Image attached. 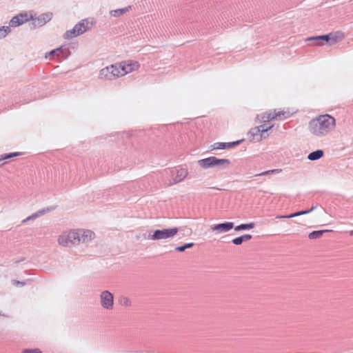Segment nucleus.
Wrapping results in <instances>:
<instances>
[{
	"label": "nucleus",
	"mask_w": 353,
	"mask_h": 353,
	"mask_svg": "<svg viewBox=\"0 0 353 353\" xmlns=\"http://www.w3.org/2000/svg\"><path fill=\"white\" fill-rule=\"evenodd\" d=\"M336 126V119L329 114H323L314 117L308 122L307 130L312 137L322 138L332 132Z\"/></svg>",
	"instance_id": "obj_1"
},
{
	"label": "nucleus",
	"mask_w": 353,
	"mask_h": 353,
	"mask_svg": "<svg viewBox=\"0 0 353 353\" xmlns=\"http://www.w3.org/2000/svg\"><path fill=\"white\" fill-rule=\"evenodd\" d=\"M96 23L97 21L93 17L83 19L76 23L72 29L65 31L63 37L65 40H71L91 30Z\"/></svg>",
	"instance_id": "obj_2"
},
{
	"label": "nucleus",
	"mask_w": 353,
	"mask_h": 353,
	"mask_svg": "<svg viewBox=\"0 0 353 353\" xmlns=\"http://www.w3.org/2000/svg\"><path fill=\"white\" fill-rule=\"evenodd\" d=\"M197 163L202 170H208L214 168L226 169L230 167L231 162L228 159H218L214 156H211L199 159Z\"/></svg>",
	"instance_id": "obj_3"
},
{
	"label": "nucleus",
	"mask_w": 353,
	"mask_h": 353,
	"mask_svg": "<svg viewBox=\"0 0 353 353\" xmlns=\"http://www.w3.org/2000/svg\"><path fill=\"white\" fill-rule=\"evenodd\" d=\"M77 230L68 228L62 230L57 238L58 245L63 248H68L77 245Z\"/></svg>",
	"instance_id": "obj_4"
},
{
	"label": "nucleus",
	"mask_w": 353,
	"mask_h": 353,
	"mask_svg": "<svg viewBox=\"0 0 353 353\" xmlns=\"http://www.w3.org/2000/svg\"><path fill=\"white\" fill-rule=\"evenodd\" d=\"M190 172L188 168L184 167H178L169 171V176L166 181L168 187L175 185L184 181L188 178Z\"/></svg>",
	"instance_id": "obj_5"
},
{
	"label": "nucleus",
	"mask_w": 353,
	"mask_h": 353,
	"mask_svg": "<svg viewBox=\"0 0 353 353\" xmlns=\"http://www.w3.org/2000/svg\"><path fill=\"white\" fill-rule=\"evenodd\" d=\"M77 230V245L82 244L88 247L89 244L95 241L97 234L91 229L84 228H76Z\"/></svg>",
	"instance_id": "obj_6"
},
{
	"label": "nucleus",
	"mask_w": 353,
	"mask_h": 353,
	"mask_svg": "<svg viewBox=\"0 0 353 353\" xmlns=\"http://www.w3.org/2000/svg\"><path fill=\"white\" fill-rule=\"evenodd\" d=\"M101 307L106 311H112L114 307V294L109 290H102L99 296Z\"/></svg>",
	"instance_id": "obj_7"
},
{
	"label": "nucleus",
	"mask_w": 353,
	"mask_h": 353,
	"mask_svg": "<svg viewBox=\"0 0 353 353\" xmlns=\"http://www.w3.org/2000/svg\"><path fill=\"white\" fill-rule=\"evenodd\" d=\"M178 232L179 229L176 227L156 230L152 234H151L150 239L153 241L172 239L178 233Z\"/></svg>",
	"instance_id": "obj_8"
},
{
	"label": "nucleus",
	"mask_w": 353,
	"mask_h": 353,
	"mask_svg": "<svg viewBox=\"0 0 353 353\" xmlns=\"http://www.w3.org/2000/svg\"><path fill=\"white\" fill-rule=\"evenodd\" d=\"M122 77L130 73L139 71L141 65L139 61L132 59H128L119 62Z\"/></svg>",
	"instance_id": "obj_9"
},
{
	"label": "nucleus",
	"mask_w": 353,
	"mask_h": 353,
	"mask_svg": "<svg viewBox=\"0 0 353 353\" xmlns=\"http://www.w3.org/2000/svg\"><path fill=\"white\" fill-rule=\"evenodd\" d=\"M33 19V12H21L13 17L9 21L11 28L19 27Z\"/></svg>",
	"instance_id": "obj_10"
},
{
	"label": "nucleus",
	"mask_w": 353,
	"mask_h": 353,
	"mask_svg": "<svg viewBox=\"0 0 353 353\" xmlns=\"http://www.w3.org/2000/svg\"><path fill=\"white\" fill-rule=\"evenodd\" d=\"M52 12H46L36 17L33 12V19H30L32 21L30 26L32 28L42 27L52 19Z\"/></svg>",
	"instance_id": "obj_11"
},
{
	"label": "nucleus",
	"mask_w": 353,
	"mask_h": 353,
	"mask_svg": "<svg viewBox=\"0 0 353 353\" xmlns=\"http://www.w3.org/2000/svg\"><path fill=\"white\" fill-rule=\"evenodd\" d=\"M70 55V51L68 48L61 46L48 52L45 57L47 59L51 56H55L57 58L65 59Z\"/></svg>",
	"instance_id": "obj_12"
},
{
	"label": "nucleus",
	"mask_w": 353,
	"mask_h": 353,
	"mask_svg": "<svg viewBox=\"0 0 353 353\" xmlns=\"http://www.w3.org/2000/svg\"><path fill=\"white\" fill-rule=\"evenodd\" d=\"M274 120L275 119L273 110H269L257 114L255 118V121L258 123H270V122Z\"/></svg>",
	"instance_id": "obj_13"
},
{
	"label": "nucleus",
	"mask_w": 353,
	"mask_h": 353,
	"mask_svg": "<svg viewBox=\"0 0 353 353\" xmlns=\"http://www.w3.org/2000/svg\"><path fill=\"white\" fill-rule=\"evenodd\" d=\"M234 228V223L232 222H225L222 223L215 224L211 226L210 229L212 232L216 234H221L222 233L228 232Z\"/></svg>",
	"instance_id": "obj_14"
},
{
	"label": "nucleus",
	"mask_w": 353,
	"mask_h": 353,
	"mask_svg": "<svg viewBox=\"0 0 353 353\" xmlns=\"http://www.w3.org/2000/svg\"><path fill=\"white\" fill-rule=\"evenodd\" d=\"M131 10L132 6H128L124 8L111 10L109 11L108 14L111 18L119 19L127 14L128 12L131 11Z\"/></svg>",
	"instance_id": "obj_15"
},
{
	"label": "nucleus",
	"mask_w": 353,
	"mask_h": 353,
	"mask_svg": "<svg viewBox=\"0 0 353 353\" xmlns=\"http://www.w3.org/2000/svg\"><path fill=\"white\" fill-rule=\"evenodd\" d=\"M112 72V68L110 65L101 69L99 72L98 76L101 80L112 81L115 79Z\"/></svg>",
	"instance_id": "obj_16"
},
{
	"label": "nucleus",
	"mask_w": 353,
	"mask_h": 353,
	"mask_svg": "<svg viewBox=\"0 0 353 353\" xmlns=\"http://www.w3.org/2000/svg\"><path fill=\"white\" fill-rule=\"evenodd\" d=\"M243 141V140H239L233 142H228V143H223V142H217L214 143L212 148L213 150H226L230 149L234 146H236L241 143Z\"/></svg>",
	"instance_id": "obj_17"
},
{
	"label": "nucleus",
	"mask_w": 353,
	"mask_h": 353,
	"mask_svg": "<svg viewBox=\"0 0 353 353\" xmlns=\"http://www.w3.org/2000/svg\"><path fill=\"white\" fill-rule=\"evenodd\" d=\"M248 139L251 142L258 143L262 141L261 136L259 134V130L254 127L248 132Z\"/></svg>",
	"instance_id": "obj_18"
},
{
	"label": "nucleus",
	"mask_w": 353,
	"mask_h": 353,
	"mask_svg": "<svg viewBox=\"0 0 353 353\" xmlns=\"http://www.w3.org/2000/svg\"><path fill=\"white\" fill-rule=\"evenodd\" d=\"M330 45H334L340 41H341L344 37L345 35L341 32H335L330 33Z\"/></svg>",
	"instance_id": "obj_19"
},
{
	"label": "nucleus",
	"mask_w": 353,
	"mask_h": 353,
	"mask_svg": "<svg viewBox=\"0 0 353 353\" xmlns=\"http://www.w3.org/2000/svg\"><path fill=\"white\" fill-rule=\"evenodd\" d=\"M275 120H283L289 118L291 114L289 111L282 110H273Z\"/></svg>",
	"instance_id": "obj_20"
},
{
	"label": "nucleus",
	"mask_w": 353,
	"mask_h": 353,
	"mask_svg": "<svg viewBox=\"0 0 353 353\" xmlns=\"http://www.w3.org/2000/svg\"><path fill=\"white\" fill-rule=\"evenodd\" d=\"M315 208H316V206H314V207H312V208H310L308 210L299 211V212H295V213H293V214H290L289 215H278V216H276V218L279 219H290V218L296 217V216H301V215L308 214V213L312 212Z\"/></svg>",
	"instance_id": "obj_21"
},
{
	"label": "nucleus",
	"mask_w": 353,
	"mask_h": 353,
	"mask_svg": "<svg viewBox=\"0 0 353 353\" xmlns=\"http://www.w3.org/2000/svg\"><path fill=\"white\" fill-rule=\"evenodd\" d=\"M324 155L323 150H317L310 152L307 156V159L310 161H316L322 158Z\"/></svg>",
	"instance_id": "obj_22"
},
{
	"label": "nucleus",
	"mask_w": 353,
	"mask_h": 353,
	"mask_svg": "<svg viewBox=\"0 0 353 353\" xmlns=\"http://www.w3.org/2000/svg\"><path fill=\"white\" fill-rule=\"evenodd\" d=\"M255 227V223L253 222H250L248 223H243L239 225L234 228L235 231L240 232L242 230H252Z\"/></svg>",
	"instance_id": "obj_23"
},
{
	"label": "nucleus",
	"mask_w": 353,
	"mask_h": 353,
	"mask_svg": "<svg viewBox=\"0 0 353 353\" xmlns=\"http://www.w3.org/2000/svg\"><path fill=\"white\" fill-rule=\"evenodd\" d=\"M110 66L112 68V70L113 72L112 73L114 74L115 79L122 77V74L121 72V68H120L119 63H116L114 64H111Z\"/></svg>",
	"instance_id": "obj_24"
},
{
	"label": "nucleus",
	"mask_w": 353,
	"mask_h": 353,
	"mask_svg": "<svg viewBox=\"0 0 353 353\" xmlns=\"http://www.w3.org/2000/svg\"><path fill=\"white\" fill-rule=\"evenodd\" d=\"M330 230H316L310 232L308 235L310 239H316L321 238L325 232H330Z\"/></svg>",
	"instance_id": "obj_25"
},
{
	"label": "nucleus",
	"mask_w": 353,
	"mask_h": 353,
	"mask_svg": "<svg viewBox=\"0 0 353 353\" xmlns=\"http://www.w3.org/2000/svg\"><path fill=\"white\" fill-rule=\"evenodd\" d=\"M307 40H319V41H322L323 42V45L325 44V43H327V42L330 43V34H326V35H321V36L308 37V38H307Z\"/></svg>",
	"instance_id": "obj_26"
},
{
	"label": "nucleus",
	"mask_w": 353,
	"mask_h": 353,
	"mask_svg": "<svg viewBox=\"0 0 353 353\" xmlns=\"http://www.w3.org/2000/svg\"><path fill=\"white\" fill-rule=\"evenodd\" d=\"M11 26H1L0 27V39L5 38L11 32Z\"/></svg>",
	"instance_id": "obj_27"
},
{
	"label": "nucleus",
	"mask_w": 353,
	"mask_h": 353,
	"mask_svg": "<svg viewBox=\"0 0 353 353\" xmlns=\"http://www.w3.org/2000/svg\"><path fill=\"white\" fill-rule=\"evenodd\" d=\"M259 126L261 129L264 130L265 133L268 134V132L274 128V124L263 123H260Z\"/></svg>",
	"instance_id": "obj_28"
},
{
	"label": "nucleus",
	"mask_w": 353,
	"mask_h": 353,
	"mask_svg": "<svg viewBox=\"0 0 353 353\" xmlns=\"http://www.w3.org/2000/svg\"><path fill=\"white\" fill-rule=\"evenodd\" d=\"M259 126L261 129L264 130L265 133L268 134V132L274 128V124L263 123H260Z\"/></svg>",
	"instance_id": "obj_29"
},
{
	"label": "nucleus",
	"mask_w": 353,
	"mask_h": 353,
	"mask_svg": "<svg viewBox=\"0 0 353 353\" xmlns=\"http://www.w3.org/2000/svg\"><path fill=\"white\" fill-rule=\"evenodd\" d=\"M17 156H19L18 152H12V153H9V154H2L0 156V161L8 159L12 157H17Z\"/></svg>",
	"instance_id": "obj_30"
},
{
	"label": "nucleus",
	"mask_w": 353,
	"mask_h": 353,
	"mask_svg": "<svg viewBox=\"0 0 353 353\" xmlns=\"http://www.w3.org/2000/svg\"><path fill=\"white\" fill-rule=\"evenodd\" d=\"M256 128L259 130V134L260 136H261L262 141L263 139H267L269 137V134L265 133L264 130L261 129L259 125L256 126Z\"/></svg>",
	"instance_id": "obj_31"
},
{
	"label": "nucleus",
	"mask_w": 353,
	"mask_h": 353,
	"mask_svg": "<svg viewBox=\"0 0 353 353\" xmlns=\"http://www.w3.org/2000/svg\"><path fill=\"white\" fill-rule=\"evenodd\" d=\"M22 353H42L39 348L34 349H25L22 351Z\"/></svg>",
	"instance_id": "obj_32"
},
{
	"label": "nucleus",
	"mask_w": 353,
	"mask_h": 353,
	"mask_svg": "<svg viewBox=\"0 0 353 353\" xmlns=\"http://www.w3.org/2000/svg\"><path fill=\"white\" fill-rule=\"evenodd\" d=\"M277 171H278L277 170H267V171H264L261 173H259V174H256L255 176H265V175H268L272 173L276 172Z\"/></svg>",
	"instance_id": "obj_33"
},
{
	"label": "nucleus",
	"mask_w": 353,
	"mask_h": 353,
	"mask_svg": "<svg viewBox=\"0 0 353 353\" xmlns=\"http://www.w3.org/2000/svg\"><path fill=\"white\" fill-rule=\"evenodd\" d=\"M232 242L236 245H241L243 242L241 236H239L232 239Z\"/></svg>",
	"instance_id": "obj_34"
},
{
	"label": "nucleus",
	"mask_w": 353,
	"mask_h": 353,
	"mask_svg": "<svg viewBox=\"0 0 353 353\" xmlns=\"http://www.w3.org/2000/svg\"><path fill=\"white\" fill-rule=\"evenodd\" d=\"M306 41H307L308 40L306 39ZM312 41H314L313 46H323V42L322 41H319V40H312Z\"/></svg>",
	"instance_id": "obj_35"
},
{
	"label": "nucleus",
	"mask_w": 353,
	"mask_h": 353,
	"mask_svg": "<svg viewBox=\"0 0 353 353\" xmlns=\"http://www.w3.org/2000/svg\"><path fill=\"white\" fill-rule=\"evenodd\" d=\"M241 236L242 237L243 241H249L252 239V235H250V234H244Z\"/></svg>",
	"instance_id": "obj_36"
},
{
	"label": "nucleus",
	"mask_w": 353,
	"mask_h": 353,
	"mask_svg": "<svg viewBox=\"0 0 353 353\" xmlns=\"http://www.w3.org/2000/svg\"><path fill=\"white\" fill-rule=\"evenodd\" d=\"M175 250L176 251H178V252H183L185 250V246L183 245V246H179V247H176L175 248Z\"/></svg>",
	"instance_id": "obj_37"
},
{
	"label": "nucleus",
	"mask_w": 353,
	"mask_h": 353,
	"mask_svg": "<svg viewBox=\"0 0 353 353\" xmlns=\"http://www.w3.org/2000/svg\"><path fill=\"white\" fill-rule=\"evenodd\" d=\"M39 213L33 214H32L30 216L28 217V219H28V220H30V219H35V218L38 217V216H39Z\"/></svg>",
	"instance_id": "obj_38"
},
{
	"label": "nucleus",
	"mask_w": 353,
	"mask_h": 353,
	"mask_svg": "<svg viewBox=\"0 0 353 353\" xmlns=\"http://www.w3.org/2000/svg\"><path fill=\"white\" fill-rule=\"evenodd\" d=\"M193 245H194L193 243H186L184 245L185 249L192 248Z\"/></svg>",
	"instance_id": "obj_39"
},
{
	"label": "nucleus",
	"mask_w": 353,
	"mask_h": 353,
	"mask_svg": "<svg viewBox=\"0 0 353 353\" xmlns=\"http://www.w3.org/2000/svg\"><path fill=\"white\" fill-rule=\"evenodd\" d=\"M14 285H23V283L20 282V281H14Z\"/></svg>",
	"instance_id": "obj_40"
},
{
	"label": "nucleus",
	"mask_w": 353,
	"mask_h": 353,
	"mask_svg": "<svg viewBox=\"0 0 353 353\" xmlns=\"http://www.w3.org/2000/svg\"><path fill=\"white\" fill-rule=\"evenodd\" d=\"M0 316H4V317H7V316L6 314H3L1 312H0Z\"/></svg>",
	"instance_id": "obj_41"
},
{
	"label": "nucleus",
	"mask_w": 353,
	"mask_h": 353,
	"mask_svg": "<svg viewBox=\"0 0 353 353\" xmlns=\"http://www.w3.org/2000/svg\"><path fill=\"white\" fill-rule=\"evenodd\" d=\"M350 235H352V236L353 235V230H351V231L350 232Z\"/></svg>",
	"instance_id": "obj_42"
}]
</instances>
